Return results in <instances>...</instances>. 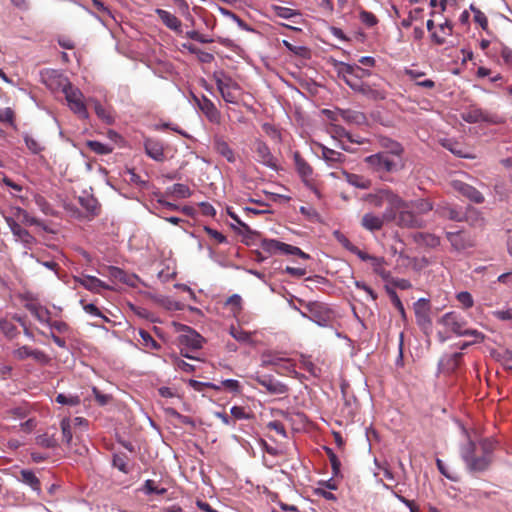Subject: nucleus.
I'll list each match as a JSON object with an SVG mask.
<instances>
[{
    "instance_id": "nucleus-53",
    "label": "nucleus",
    "mask_w": 512,
    "mask_h": 512,
    "mask_svg": "<svg viewBox=\"0 0 512 512\" xmlns=\"http://www.w3.org/2000/svg\"><path fill=\"white\" fill-rule=\"evenodd\" d=\"M333 133L339 138L345 137L351 143H357V144L364 143L363 140H353L352 135L349 132H347L343 127H340V126H334Z\"/></svg>"
},
{
    "instance_id": "nucleus-26",
    "label": "nucleus",
    "mask_w": 512,
    "mask_h": 512,
    "mask_svg": "<svg viewBox=\"0 0 512 512\" xmlns=\"http://www.w3.org/2000/svg\"><path fill=\"white\" fill-rule=\"evenodd\" d=\"M462 118L469 123L489 122L494 123V117L481 109L473 108L467 112L462 113Z\"/></svg>"
},
{
    "instance_id": "nucleus-29",
    "label": "nucleus",
    "mask_w": 512,
    "mask_h": 512,
    "mask_svg": "<svg viewBox=\"0 0 512 512\" xmlns=\"http://www.w3.org/2000/svg\"><path fill=\"white\" fill-rule=\"evenodd\" d=\"M20 480L29 486L33 491H35L38 495L41 494V482L39 478L35 475V473L31 470H21L20 472Z\"/></svg>"
},
{
    "instance_id": "nucleus-24",
    "label": "nucleus",
    "mask_w": 512,
    "mask_h": 512,
    "mask_svg": "<svg viewBox=\"0 0 512 512\" xmlns=\"http://www.w3.org/2000/svg\"><path fill=\"white\" fill-rule=\"evenodd\" d=\"M224 309L228 313V317L238 318L243 310L242 297L238 294H233L225 301Z\"/></svg>"
},
{
    "instance_id": "nucleus-8",
    "label": "nucleus",
    "mask_w": 512,
    "mask_h": 512,
    "mask_svg": "<svg viewBox=\"0 0 512 512\" xmlns=\"http://www.w3.org/2000/svg\"><path fill=\"white\" fill-rule=\"evenodd\" d=\"M295 167L298 174L301 176L305 185L313 191V193L320 198V192L313 183V169L312 167L300 156L298 152L294 154Z\"/></svg>"
},
{
    "instance_id": "nucleus-47",
    "label": "nucleus",
    "mask_w": 512,
    "mask_h": 512,
    "mask_svg": "<svg viewBox=\"0 0 512 512\" xmlns=\"http://www.w3.org/2000/svg\"><path fill=\"white\" fill-rule=\"evenodd\" d=\"M387 293L394 307L400 312L401 316L405 318L406 316L403 304L398 295L396 294V292L392 288L387 287Z\"/></svg>"
},
{
    "instance_id": "nucleus-33",
    "label": "nucleus",
    "mask_w": 512,
    "mask_h": 512,
    "mask_svg": "<svg viewBox=\"0 0 512 512\" xmlns=\"http://www.w3.org/2000/svg\"><path fill=\"white\" fill-rule=\"evenodd\" d=\"M380 145L383 149H385V151H382L381 153H389L395 157L402 158L403 147L400 143L390 138H382L380 140Z\"/></svg>"
},
{
    "instance_id": "nucleus-2",
    "label": "nucleus",
    "mask_w": 512,
    "mask_h": 512,
    "mask_svg": "<svg viewBox=\"0 0 512 512\" xmlns=\"http://www.w3.org/2000/svg\"><path fill=\"white\" fill-rule=\"evenodd\" d=\"M459 429L468 438V442L461 449V455L468 469L473 472H482L486 470L492 461V452L494 444L491 440L484 439L480 441L479 447L471 440L466 428L456 420Z\"/></svg>"
},
{
    "instance_id": "nucleus-19",
    "label": "nucleus",
    "mask_w": 512,
    "mask_h": 512,
    "mask_svg": "<svg viewBox=\"0 0 512 512\" xmlns=\"http://www.w3.org/2000/svg\"><path fill=\"white\" fill-rule=\"evenodd\" d=\"M229 332L231 336L239 342L248 344L257 342V332L244 329L240 322H237V324H232L230 326Z\"/></svg>"
},
{
    "instance_id": "nucleus-36",
    "label": "nucleus",
    "mask_w": 512,
    "mask_h": 512,
    "mask_svg": "<svg viewBox=\"0 0 512 512\" xmlns=\"http://www.w3.org/2000/svg\"><path fill=\"white\" fill-rule=\"evenodd\" d=\"M370 264L373 268V271L378 274L383 280L390 281L391 274L388 270L384 268L386 261L383 257L373 256L370 260Z\"/></svg>"
},
{
    "instance_id": "nucleus-40",
    "label": "nucleus",
    "mask_w": 512,
    "mask_h": 512,
    "mask_svg": "<svg viewBox=\"0 0 512 512\" xmlns=\"http://www.w3.org/2000/svg\"><path fill=\"white\" fill-rule=\"evenodd\" d=\"M448 26V19L437 25V28L431 33V39L436 44H443L446 41V27Z\"/></svg>"
},
{
    "instance_id": "nucleus-64",
    "label": "nucleus",
    "mask_w": 512,
    "mask_h": 512,
    "mask_svg": "<svg viewBox=\"0 0 512 512\" xmlns=\"http://www.w3.org/2000/svg\"><path fill=\"white\" fill-rule=\"evenodd\" d=\"M301 364L306 371L313 375H316L317 368L308 357L301 355Z\"/></svg>"
},
{
    "instance_id": "nucleus-18",
    "label": "nucleus",
    "mask_w": 512,
    "mask_h": 512,
    "mask_svg": "<svg viewBox=\"0 0 512 512\" xmlns=\"http://www.w3.org/2000/svg\"><path fill=\"white\" fill-rule=\"evenodd\" d=\"M254 379L271 394H285L288 392V388L285 384L275 380L269 375L256 376Z\"/></svg>"
},
{
    "instance_id": "nucleus-37",
    "label": "nucleus",
    "mask_w": 512,
    "mask_h": 512,
    "mask_svg": "<svg viewBox=\"0 0 512 512\" xmlns=\"http://www.w3.org/2000/svg\"><path fill=\"white\" fill-rule=\"evenodd\" d=\"M81 206L86 209L92 216H97L100 212V205L96 198L91 195H84L79 197Z\"/></svg>"
},
{
    "instance_id": "nucleus-22",
    "label": "nucleus",
    "mask_w": 512,
    "mask_h": 512,
    "mask_svg": "<svg viewBox=\"0 0 512 512\" xmlns=\"http://www.w3.org/2000/svg\"><path fill=\"white\" fill-rule=\"evenodd\" d=\"M213 147L215 151L224 157L229 163L236 162V155L234 150L223 137L215 136L213 138Z\"/></svg>"
},
{
    "instance_id": "nucleus-7",
    "label": "nucleus",
    "mask_w": 512,
    "mask_h": 512,
    "mask_svg": "<svg viewBox=\"0 0 512 512\" xmlns=\"http://www.w3.org/2000/svg\"><path fill=\"white\" fill-rule=\"evenodd\" d=\"M99 274L108 277L111 281L110 285H113L114 287L117 282L126 284L130 287H136L139 282V278L136 275L128 274L124 270L115 266H107L99 271Z\"/></svg>"
},
{
    "instance_id": "nucleus-32",
    "label": "nucleus",
    "mask_w": 512,
    "mask_h": 512,
    "mask_svg": "<svg viewBox=\"0 0 512 512\" xmlns=\"http://www.w3.org/2000/svg\"><path fill=\"white\" fill-rule=\"evenodd\" d=\"M146 154L156 161H162L164 158L163 146L154 140L148 139L145 141Z\"/></svg>"
},
{
    "instance_id": "nucleus-42",
    "label": "nucleus",
    "mask_w": 512,
    "mask_h": 512,
    "mask_svg": "<svg viewBox=\"0 0 512 512\" xmlns=\"http://www.w3.org/2000/svg\"><path fill=\"white\" fill-rule=\"evenodd\" d=\"M24 142L27 146V148L33 153V154H39L43 149V145L32 135L25 134L24 135Z\"/></svg>"
},
{
    "instance_id": "nucleus-56",
    "label": "nucleus",
    "mask_w": 512,
    "mask_h": 512,
    "mask_svg": "<svg viewBox=\"0 0 512 512\" xmlns=\"http://www.w3.org/2000/svg\"><path fill=\"white\" fill-rule=\"evenodd\" d=\"M472 11L474 12V20L478 23L483 29H486L488 26L487 17L483 12L471 6Z\"/></svg>"
},
{
    "instance_id": "nucleus-13",
    "label": "nucleus",
    "mask_w": 512,
    "mask_h": 512,
    "mask_svg": "<svg viewBox=\"0 0 512 512\" xmlns=\"http://www.w3.org/2000/svg\"><path fill=\"white\" fill-rule=\"evenodd\" d=\"M76 281L85 289L94 293L101 294L105 290H116L113 285H110L91 275H82L81 277L77 278Z\"/></svg>"
},
{
    "instance_id": "nucleus-44",
    "label": "nucleus",
    "mask_w": 512,
    "mask_h": 512,
    "mask_svg": "<svg viewBox=\"0 0 512 512\" xmlns=\"http://www.w3.org/2000/svg\"><path fill=\"white\" fill-rule=\"evenodd\" d=\"M37 444L44 448H55L58 441L53 435L43 434L37 437Z\"/></svg>"
},
{
    "instance_id": "nucleus-6",
    "label": "nucleus",
    "mask_w": 512,
    "mask_h": 512,
    "mask_svg": "<svg viewBox=\"0 0 512 512\" xmlns=\"http://www.w3.org/2000/svg\"><path fill=\"white\" fill-rule=\"evenodd\" d=\"M217 88L227 103L237 104L241 97L240 86L228 76L218 77L216 79Z\"/></svg>"
},
{
    "instance_id": "nucleus-1",
    "label": "nucleus",
    "mask_w": 512,
    "mask_h": 512,
    "mask_svg": "<svg viewBox=\"0 0 512 512\" xmlns=\"http://www.w3.org/2000/svg\"><path fill=\"white\" fill-rule=\"evenodd\" d=\"M42 82L50 89L61 88L69 109L80 119H88L87 100L82 91L73 86L66 78H63L56 71H46L41 74Z\"/></svg>"
},
{
    "instance_id": "nucleus-52",
    "label": "nucleus",
    "mask_w": 512,
    "mask_h": 512,
    "mask_svg": "<svg viewBox=\"0 0 512 512\" xmlns=\"http://www.w3.org/2000/svg\"><path fill=\"white\" fill-rule=\"evenodd\" d=\"M139 334L143 340V345L146 347V348H149V349H159V344L152 338V336L144 331V330H140L139 331Z\"/></svg>"
},
{
    "instance_id": "nucleus-16",
    "label": "nucleus",
    "mask_w": 512,
    "mask_h": 512,
    "mask_svg": "<svg viewBox=\"0 0 512 512\" xmlns=\"http://www.w3.org/2000/svg\"><path fill=\"white\" fill-rule=\"evenodd\" d=\"M185 333L178 337V342L181 346H185L192 350L199 349L202 347L203 337L196 331L190 329L187 326L181 328Z\"/></svg>"
},
{
    "instance_id": "nucleus-57",
    "label": "nucleus",
    "mask_w": 512,
    "mask_h": 512,
    "mask_svg": "<svg viewBox=\"0 0 512 512\" xmlns=\"http://www.w3.org/2000/svg\"><path fill=\"white\" fill-rule=\"evenodd\" d=\"M456 299L464 308L471 307L473 304L472 296L468 292L458 293Z\"/></svg>"
},
{
    "instance_id": "nucleus-25",
    "label": "nucleus",
    "mask_w": 512,
    "mask_h": 512,
    "mask_svg": "<svg viewBox=\"0 0 512 512\" xmlns=\"http://www.w3.org/2000/svg\"><path fill=\"white\" fill-rule=\"evenodd\" d=\"M281 363H284V368L288 372L294 371V365L291 363L289 359H285L284 357H281L279 354H272V353H264L262 355V366H279Z\"/></svg>"
},
{
    "instance_id": "nucleus-34",
    "label": "nucleus",
    "mask_w": 512,
    "mask_h": 512,
    "mask_svg": "<svg viewBox=\"0 0 512 512\" xmlns=\"http://www.w3.org/2000/svg\"><path fill=\"white\" fill-rule=\"evenodd\" d=\"M413 308H414L415 316L418 320H428L429 319V317H430L429 311L431 309L429 300H427L425 298H420L414 303Z\"/></svg>"
},
{
    "instance_id": "nucleus-14",
    "label": "nucleus",
    "mask_w": 512,
    "mask_h": 512,
    "mask_svg": "<svg viewBox=\"0 0 512 512\" xmlns=\"http://www.w3.org/2000/svg\"><path fill=\"white\" fill-rule=\"evenodd\" d=\"M253 149L256 153V159L259 163L269 167L276 168V160L270 151L268 145L260 139H256L253 145Z\"/></svg>"
},
{
    "instance_id": "nucleus-51",
    "label": "nucleus",
    "mask_w": 512,
    "mask_h": 512,
    "mask_svg": "<svg viewBox=\"0 0 512 512\" xmlns=\"http://www.w3.org/2000/svg\"><path fill=\"white\" fill-rule=\"evenodd\" d=\"M230 413L235 420L251 418V414L242 406H233L230 410Z\"/></svg>"
},
{
    "instance_id": "nucleus-27",
    "label": "nucleus",
    "mask_w": 512,
    "mask_h": 512,
    "mask_svg": "<svg viewBox=\"0 0 512 512\" xmlns=\"http://www.w3.org/2000/svg\"><path fill=\"white\" fill-rule=\"evenodd\" d=\"M321 148V156L323 160L330 166V167H337L338 164H341L345 161V156L333 149H330L324 145L320 146Z\"/></svg>"
},
{
    "instance_id": "nucleus-10",
    "label": "nucleus",
    "mask_w": 512,
    "mask_h": 512,
    "mask_svg": "<svg viewBox=\"0 0 512 512\" xmlns=\"http://www.w3.org/2000/svg\"><path fill=\"white\" fill-rule=\"evenodd\" d=\"M355 72H361V75H370L369 71L359 67L358 65L341 64L340 74H342L345 83L355 91H363V83L354 79Z\"/></svg>"
},
{
    "instance_id": "nucleus-9",
    "label": "nucleus",
    "mask_w": 512,
    "mask_h": 512,
    "mask_svg": "<svg viewBox=\"0 0 512 512\" xmlns=\"http://www.w3.org/2000/svg\"><path fill=\"white\" fill-rule=\"evenodd\" d=\"M324 112L328 115L330 119L338 120L339 118H341L348 124L360 126L365 124L367 121L364 113L351 109H338L336 112L325 110Z\"/></svg>"
},
{
    "instance_id": "nucleus-61",
    "label": "nucleus",
    "mask_w": 512,
    "mask_h": 512,
    "mask_svg": "<svg viewBox=\"0 0 512 512\" xmlns=\"http://www.w3.org/2000/svg\"><path fill=\"white\" fill-rule=\"evenodd\" d=\"M84 310L93 317H100L102 320H109L104 316L101 311L94 304H87L84 306Z\"/></svg>"
},
{
    "instance_id": "nucleus-60",
    "label": "nucleus",
    "mask_w": 512,
    "mask_h": 512,
    "mask_svg": "<svg viewBox=\"0 0 512 512\" xmlns=\"http://www.w3.org/2000/svg\"><path fill=\"white\" fill-rule=\"evenodd\" d=\"M284 271L285 273L297 278L303 277L307 273L306 268L291 266H287Z\"/></svg>"
},
{
    "instance_id": "nucleus-35",
    "label": "nucleus",
    "mask_w": 512,
    "mask_h": 512,
    "mask_svg": "<svg viewBox=\"0 0 512 512\" xmlns=\"http://www.w3.org/2000/svg\"><path fill=\"white\" fill-rule=\"evenodd\" d=\"M464 336L466 337H473L472 340H461L459 339V336L456 335L455 336V341H453L452 343V346L454 347H457V348H460V349H464L466 348L467 346L471 345L472 343L474 342H478L480 341L481 339H483V336L481 335V333L477 332L476 330H472V331H465L463 333Z\"/></svg>"
},
{
    "instance_id": "nucleus-21",
    "label": "nucleus",
    "mask_w": 512,
    "mask_h": 512,
    "mask_svg": "<svg viewBox=\"0 0 512 512\" xmlns=\"http://www.w3.org/2000/svg\"><path fill=\"white\" fill-rule=\"evenodd\" d=\"M385 222L388 221L387 218L384 217V213L381 216H379L372 212H369L363 215L361 219V226L370 232H374L380 230Z\"/></svg>"
},
{
    "instance_id": "nucleus-54",
    "label": "nucleus",
    "mask_w": 512,
    "mask_h": 512,
    "mask_svg": "<svg viewBox=\"0 0 512 512\" xmlns=\"http://www.w3.org/2000/svg\"><path fill=\"white\" fill-rule=\"evenodd\" d=\"M360 20L362 21V23H364L368 27H373L374 25L377 24L376 16L373 13L368 12V11H362L360 13Z\"/></svg>"
},
{
    "instance_id": "nucleus-20",
    "label": "nucleus",
    "mask_w": 512,
    "mask_h": 512,
    "mask_svg": "<svg viewBox=\"0 0 512 512\" xmlns=\"http://www.w3.org/2000/svg\"><path fill=\"white\" fill-rule=\"evenodd\" d=\"M155 13L167 28L178 34L182 33V23L174 14L160 8H157Z\"/></svg>"
},
{
    "instance_id": "nucleus-5",
    "label": "nucleus",
    "mask_w": 512,
    "mask_h": 512,
    "mask_svg": "<svg viewBox=\"0 0 512 512\" xmlns=\"http://www.w3.org/2000/svg\"><path fill=\"white\" fill-rule=\"evenodd\" d=\"M260 247L264 252L268 253L269 255H297L298 257L304 260L310 259V255L302 251L300 248L286 244L276 239H262Z\"/></svg>"
},
{
    "instance_id": "nucleus-31",
    "label": "nucleus",
    "mask_w": 512,
    "mask_h": 512,
    "mask_svg": "<svg viewBox=\"0 0 512 512\" xmlns=\"http://www.w3.org/2000/svg\"><path fill=\"white\" fill-rule=\"evenodd\" d=\"M5 217H13L19 224L23 223L26 225H37L38 220L29 215V213L20 208L14 207L11 209L10 215H6Z\"/></svg>"
},
{
    "instance_id": "nucleus-63",
    "label": "nucleus",
    "mask_w": 512,
    "mask_h": 512,
    "mask_svg": "<svg viewBox=\"0 0 512 512\" xmlns=\"http://www.w3.org/2000/svg\"><path fill=\"white\" fill-rule=\"evenodd\" d=\"M31 358H33L35 361L41 364H47L50 360L49 357L44 352L36 349H32Z\"/></svg>"
},
{
    "instance_id": "nucleus-17",
    "label": "nucleus",
    "mask_w": 512,
    "mask_h": 512,
    "mask_svg": "<svg viewBox=\"0 0 512 512\" xmlns=\"http://www.w3.org/2000/svg\"><path fill=\"white\" fill-rule=\"evenodd\" d=\"M196 101L201 112L211 123H221V113L210 99L203 96L201 99H196Z\"/></svg>"
},
{
    "instance_id": "nucleus-12",
    "label": "nucleus",
    "mask_w": 512,
    "mask_h": 512,
    "mask_svg": "<svg viewBox=\"0 0 512 512\" xmlns=\"http://www.w3.org/2000/svg\"><path fill=\"white\" fill-rule=\"evenodd\" d=\"M5 221L17 241L22 242L27 248L33 246L35 238L26 229L22 228L13 217H5Z\"/></svg>"
},
{
    "instance_id": "nucleus-46",
    "label": "nucleus",
    "mask_w": 512,
    "mask_h": 512,
    "mask_svg": "<svg viewBox=\"0 0 512 512\" xmlns=\"http://www.w3.org/2000/svg\"><path fill=\"white\" fill-rule=\"evenodd\" d=\"M63 441L69 444L72 441L71 421L69 418L62 419L61 423Z\"/></svg>"
},
{
    "instance_id": "nucleus-45",
    "label": "nucleus",
    "mask_w": 512,
    "mask_h": 512,
    "mask_svg": "<svg viewBox=\"0 0 512 512\" xmlns=\"http://www.w3.org/2000/svg\"><path fill=\"white\" fill-rule=\"evenodd\" d=\"M326 453L329 458L331 467H332V473L334 476H338L340 474V468H341V462L338 459L337 455L333 452L332 449L326 448Z\"/></svg>"
},
{
    "instance_id": "nucleus-43",
    "label": "nucleus",
    "mask_w": 512,
    "mask_h": 512,
    "mask_svg": "<svg viewBox=\"0 0 512 512\" xmlns=\"http://www.w3.org/2000/svg\"><path fill=\"white\" fill-rule=\"evenodd\" d=\"M55 401L62 405L76 406L80 404V397L77 395L58 394Z\"/></svg>"
},
{
    "instance_id": "nucleus-23",
    "label": "nucleus",
    "mask_w": 512,
    "mask_h": 512,
    "mask_svg": "<svg viewBox=\"0 0 512 512\" xmlns=\"http://www.w3.org/2000/svg\"><path fill=\"white\" fill-rule=\"evenodd\" d=\"M450 245L457 251H464L473 246V240L467 232H450Z\"/></svg>"
},
{
    "instance_id": "nucleus-28",
    "label": "nucleus",
    "mask_w": 512,
    "mask_h": 512,
    "mask_svg": "<svg viewBox=\"0 0 512 512\" xmlns=\"http://www.w3.org/2000/svg\"><path fill=\"white\" fill-rule=\"evenodd\" d=\"M343 176L345 177L346 181L351 185L359 189H369L372 185V182L370 179H368L365 176L349 173L345 170H342L341 172Z\"/></svg>"
},
{
    "instance_id": "nucleus-50",
    "label": "nucleus",
    "mask_w": 512,
    "mask_h": 512,
    "mask_svg": "<svg viewBox=\"0 0 512 512\" xmlns=\"http://www.w3.org/2000/svg\"><path fill=\"white\" fill-rule=\"evenodd\" d=\"M126 180L131 183L135 184L139 187H145L147 185V181L141 179V177L135 173L133 169H128L126 171Z\"/></svg>"
},
{
    "instance_id": "nucleus-38",
    "label": "nucleus",
    "mask_w": 512,
    "mask_h": 512,
    "mask_svg": "<svg viewBox=\"0 0 512 512\" xmlns=\"http://www.w3.org/2000/svg\"><path fill=\"white\" fill-rule=\"evenodd\" d=\"M309 310L311 315L308 316L310 320H329L331 316L328 313V310L320 303H312L309 305Z\"/></svg>"
},
{
    "instance_id": "nucleus-41",
    "label": "nucleus",
    "mask_w": 512,
    "mask_h": 512,
    "mask_svg": "<svg viewBox=\"0 0 512 512\" xmlns=\"http://www.w3.org/2000/svg\"><path fill=\"white\" fill-rule=\"evenodd\" d=\"M272 10L277 17L282 19L290 20L301 16L298 11L284 6L274 5L272 6Z\"/></svg>"
},
{
    "instance_id": "nucleus-48",
    "label": "nucleus",
    "mask_w": 512,
    "mask_h": 512,
    "mask_svg": "<svg viewBox=\"0 0 512 512\" xmlns=\"http://www.w3.org/2000/svg\"><path fill=\"white\" fill-rule=\"evenodd\" d=\"M410 208L415 209L417 212L423 214L432 209V205L424 199H419L413 202H410Z\"/></svg>"
},
{
    "instance_id": "nucleus-3",
    "label": "nucleus",
    "mask_w": 512,
    "mask_h": 512,
    "mask_svg": "<svg viewBox=\"0 0 512 512\" xmlns=\"http://www.w3.org/2000/svg\"><path fill=\"white\" fill-rule=\"evenodd\" d=\"M364 199L370 205L377 208L386 205L384 217L387 218V221L395 220L396 210L404 205V200L388 189H381L367 194Z\"/></svg>"
},
{
    "instance_id": "nucleus-30",
    "label": "nucleus",
    "mask_w": 512,
    "mask_h": 512,
    "mask_svg": "<svg viewBox=\"0 0 512 512\" xmlns=\"http://www.w3.org/2000/svg\"><path fill=\"white\" fill-rule=\"evenodd\" d=\"M88 103H91L94 106V110L98 118L104 121L107 124H111L114 121V117L109 108L104 107L101 103L95 98H88Z\"/></svg>"
},
{
    "instance_id": "nucleus-15",
    "label": "nucleus",
    "mask_w": 512,
    "mask_h": 512,
    "mask_svg": "<svg viewBox=\"0 0 512 512\" xmlns=\"http://www.w3.org/2000/svg\"><path fill=\"white\" fill-rule=\"evenodd\" d=\"M450 189L466 196L468 199L475 203H482L484 201L483 195L474 187L463 183L460 180H451L450 181Z\"/></svg>"
},
{
    "instance_id": "nucleus-39",
    "label": "nucleus",
    "mask_w": 512,
    "mask_h": 512,
    "mask_svg": "<svg viewBox=\"0 0 512 512\" xmlns=\"http://www.w3.org/2000/svg\"><path fill=\"white\" fill-rule=\"evenodd\" d=\"M167 195L175 196L176 198H188L191 196V190L185 184L177 183L172 187L168 188L166 191Z\"/></svg>"
},
{
    "instance_id": "nucleus-59",
    "label": "nucleus",
    "mask_w": 512,
    "mask_h": 512,
    "mask_svg": "<svg viewBox=\"0 0 512 512\" xmlns=\"http://www.w3.org/2000/svg\"><path fill=\"white\" fill-rule=\"evenodd\" d=\"M430 5L434 9L432 12L433 18L445 10V0H430Z\"/></svg>"
},
{
    "instance_id": "nucleus-55",
    "label": "nucleus",
    "mask_w": 512,
    "mask_h": 512,
    "mask_svg": "<svg viewBox=\"0 0 512 512\" xmlns=\"http://www.w3.org/2000/svg\"><path fill=\"white\" fill-rule=\"evenodd\" d=\"M222 385L227 390L234 392V393H240L241 392V385L238 380L235 379H226L222 381Z\"/></svg>"
},
{
    "instance_id": "nucleus-49",
    "label": "nucleus",
    "mask_w": 512,
    "mask_h": 512,
    "mask_svg": "<svg viewBox=\"0 0 512 512\" xmlns=\"http://www.w3.org/2000/svg\"><path fill=\"white\" fill-rule=\"evenodd\" d=\"M88 146L92 151L100 155L109 154L111 152V148L108 145L99 141H89Z\"/></svg>"
},
{
    "instance_id": "nucleus-62",
    "label": "nucleus",
    "mask_w": 512,
    "mask_h": 512,
    "mask_svg": "<svg viewBox=\"0 0 512 512\" xmlns=\"http://www.w3.org/2000/svg\"><path fill=\"white\" fill-rule=\"evenodd\" d=\"M31 352H32V348H30L29 346H22V347L18 348L17 350H15L14 355L19 360H24L28 357H31Z\"/></svg>"
},
{
    "instance_id": "nucleus-11",
    "label": "nucleus",
    "mask_w": 512,
    "mask_h": 512,
    "mask_svg": "<svg viewBox=\"0 0 512 512\" xmlns=\"http://www.w3.org/2000/svg\"><path fill=\"white\" fill-rule=\"evenodd\" d=\"M410 204L404 201V205L396 210V221L397 225L401 227H419L421 225L420 220L411 211Z\"/></svg>"
},
{
    "instance_id": "nucleus-4",
    "label": "nucleus",
    "mask_w": 512,
    "mask_h": 512,
    "mask_svg": "<svg viewBox=\"0 0 512 512\" xmlns=\"http://www.w3.org/2000/svg\"><path fill=\"white\" fill-rule=\"evenodd\" d=\"M369 168L380 175L394 173L404 167L403 158L395 157L389 153H376L365 158Z\"/></svg>"
},
{
    "instance_id": "nucleus-58",
    "label": "nucleus",
    "mask_w": 512,
    "mask_h": 512,
    "mask_svg": "<svg viewBox=\"0 0 512 512\" xmlns=\"http://www.w3.org/2000/svg\"><path fill=\"white\" fill-rule=\"evenodd\" d=\"M336 239L338 240V242L343 246L345 247L347 250H349L350 252H352L354 250V248L356 247L354 244H352L349 239L343 235L342 233H340L339 231H336L334 233Z\"/></svg>"
}]
</instances>
